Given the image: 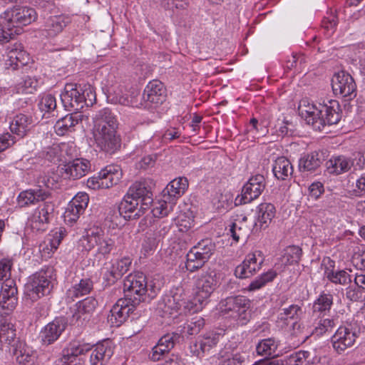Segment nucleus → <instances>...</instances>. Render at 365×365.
I'll use <instances>...</instances> for the list:
<instances>
[{"mask_svg": "<svg viewBox=\"0 0 365 365\" xmlns=\"http://www.w3.org/2000/svg\"><path fill=\"white\" fill-rule=\"evenodd\" d=\"M93 119L97 147L106 153H114L120 146V139L116 135L118 123L115 116L109 108H104L98 110Z\"/></svg>", "mask_w": 365, "mask_h": 365, "instance_id": "1", "label": "nucleus"}, {"mask_svg": "<svg viewBox=\"0 0 365 365\" xmlns=\"http://www.w3.org/2000/svg\"><path fill=\"white\" fill-rule=\"evenodd\" d=\"M36 18L35 10L26 6H16L0 16V43H5L21 33V28Z\"/></svg>", "mask_w": 365, "mask_h": 365, "instance_id": "2", "label": "nucleus"}, {"mask_svg": "<svg viewBox=\"0 0 365 365\" xmlns=\"http://www.w3.org/2000/svg\"><path fill=\"white\" fill-rule=\"evenodd\" d=\"M301 113L307 123L316 130H322L327 125L336 124L341 119L340 106L338 101L329 100L316 105H308Z\"/></svg>", "mask_w": 365, "mask_h": 365, "instance_id": "3", "label": "nucleus"}, {"mask_svg": "<svg viewBox=\"0 0 365 365\" xmlns=\"http://www.w3.org/2000/svg\"><path fill=\"white\" fill-rule=\"evenodd\" d=\"M61 99L66 110L79 112L85 106L93 104L96 93L90 85L83 89L81 85L66 83L61 94Z\"/></svg>", "mask_w": 365, "mask_h": 365, "instance_id": "4", "label": "nucleus"}, {"mask_svg": "<svg viewBox=\"0 0 365 365\" xmlns=\"http://www.w3.org/2000/svg\"><path fill=\"white\" fill-rule=\"evenodd\" d=\"M53 272L52 267H43L29 277L24 288L26 302L34 303L50 293Z\"/></svg>", "mask_w": 365, "mask_h": 365, "instance_id": "5", "label": "nucleus"}, {"mask_svg": "<svg viewBox=\"0 0 365 365\" xmlns=\"http://www.w3.org/2000/svg\"><path fill=\"white\" fill-rule=\"evenodd\" d=\"M116 239L117 237L115 235L92 231L78 240V247L82 251L87 252L96 247V256L100 259H107L117 248Z\"/></svg>", "mask_w": 365, "mask_h": 365, "instance_id": "6", "label": "nucleus"}, {"mask_svg": "<svg viewBox=\"0 0 365 365\" xmlns=\"http://www.w3.org/2000/svg\"><path fill=\"white\" fill-rule=\"evenodd\" d=\"M250 300L242 295L230 296L220 302L221 312L235 319L240 325H245L250 321Z\"/></svg>", "mask_w": 365, "mask_h": 365, "instance_id": "7", "label": "nucleus"}, {"mask_svg": "<svg viewBox=\"0 0 365 365\" xmlns=\"http://www.w3.org/2000/svg\"><path fill=\"white\" fill-rule=\"evenodd\" d=\"M216 251V243L211 238H205L194 245L187 254L185 267L190 272L202 268Z\"/></svg>", "mask_w": 365, "mask_h": 365, "instance_id": "8", "label": "nucleus"}, {"mask_svg": "<svg viewBox=\"0 0 365 365\" xmlns=\"http://www.w3.org/2000/svg\"><path fill=\"white\" fill-rule=\"evenodd\" d=\"M361 332V323L356 319L346 322L340 326L331 336V343L334 350L341 354L351 347Z\"/></svg>", "mask_w": 365, "mask_h": 365, "instance_id": "9", "label": "nucleus"}, {"mask_svg": "<svg viewBox=\"0 0 365 365\" xmlns=\"http://www.w3.org/2000/svg\"><path fill=\"white\" fill-rule=\"evenodd\" d=\"M185 303V292L182 287L173 288L163 296L158 304V312L163 318L175 319L181 314V307Z\"/></svg>", "mask_w": 365, "mask_h": 365, "instance_id": "10", "label": "nucleus"}, {"mask_svg": "<svg viewBox=\"0 0 365 365\" xmlns=\"http://www.w3.org/2000/svg\"><path fill=\"white\" fill-rule=\"evenodd\" d=\"M123 290L125 298L139 304L145 300L146 277L142 272L130 274L124 279Z\"/></svg>", "mask_w": 365, "mask_h": 365, "instance_id": "11", "label": "nucleus"}, {"mask_svg": "<svg viewBox=\"0 0 365 365\" xmlns=\"http://www.w3.org/2000/svg\"><path fill=\"white\" fill-rule=\"evenodd\" d=\"M221 334L216 331H209L199 336L189 345V351L192 356L202 359L205 356L212 354L220 341Z\"/></svg>", "mask_w": 365, "mask_h": 365, "instance_id": "12", "label": "nucleus"}, {"mask_svg": "<svg viewBox=\"0 0 365 365\" xmlns=\"http://www.w3.org/2000/svg\"><path fill=\"white\" fill-rule=\"evenodd\" d=\"M331 87L336 96L349 101L356 96V85L353 77L341 71L336 73L331 80Z\"/></svg>", "mask_w": 365, "mask_h": 365, "instance_id": "13", "label": "nucleus"}, {"mask_svg": "<svg viewBox=\"0 0 365 365\" xmlns=\"http://www.w3.org/2000/svg\"><path fill=\"white\" fill-rule=\"evenodd\" d=\"M154 185L153 180L150 178L136 181L130 185L125 195L127 198L130 196L140 202L143 209H148L153 202L152 189Z\"/></svg>", "mask_w": 365, "mask_h": 365, "instance_id": "14", "label": "nucleus"}, {"mask_svg": "<svg viewBox=\"0 0 365 365\" xmlns=\"http://www.w3.org/2000/svg\"><path fill=\"white\" fill-rule=\"evenodd\" d=\"M18 290L14 279H5L1 285L0 292V309L4 314H9L18 303Z\"/></svg>", "mask_w": 365, "mask_h": 365, "instance_id": "15", "label": "nucleus"}, {"mask_svg": "<svg viewBox=\"0 0 365 365\" xmlns=\"http://www.w3.org/2000/svg\"><path fill=\"white\" fill-rule=\"evenodd\" d=\"M263 262L264 257L260 251L250 253L242 264L235 268V274L241 279L250 277L261 269Z\"/></svg>", "mask_w": 365, "mask_h": 365, "instance_id": "16", "label": "nucleus"}, {"mask_svg": "<svg viewBox=\"0 0 365 365\" xmlns=\"http://www.w3.org/2000/svg\"><path fill=\"white\" fill-rule=\"evenodd\" d=\"M128 299H119L113 306L108 316V322L114 327H120L133 313L137 304Z\"/></svg>", "mask_w": 365, "mask_h": 365, "instance_id": "17", "label": "nucleus"}, {"mask_svg": "<svg viewBox=\"0 0 365 365\" xmlns=\"http://www.w3.org/2000/svg\"><path fill=\"white\" fill-rule=\"evenodd\" d=\"M98 305L97 300L93 297H87L75 304L71 322L77 326H83L89 321L91 314Z\"/></svg>", "mask_w": 365, "mask_h": 365, "instance_id": "18", "label": "nucleus"}, {"mask_svg": "<svg viewBox=\"0 0 365 365\" xmlns=\"http://www.w3.org/2000/svg\"><path fill=\"white\" fill-rule=\"evenodd\" d=\"M266 186L265 178L262 175L252 176L242 189L241 203H249L258 198Z\"/></svg>", "mask_w": 365, "mask_h": 365, "instance_id": "19", "label": "nucleus"}, {"mask_svg": "<svg viewBox=\"0 0 365 365\" xmlns=\"http://www.w3.org/2000/svg\"><path fill=\"white\" fill-rule=\"evenodd\" d=\"M216 274L214 271L208 269L202 272L196 281L197 299L207 300L217 287Z\"/></svg>", "mask_w": 365, "mask_h": 365, "instance_id": "20", "label": "nucleus"}, {"mask_svg": "<svg viewBox=\"0 0 365 365\" xmlns=\"http://www.w3.org/2000/svg\"><path fill=\"white\" fill-rule=\"evenodd\" d=\"M67 325L68 321L66 317H56L41 330L40 336L42 342L46 345L53 344L65 331Z\"/></svg>", "mask_w": 365, "mask_h": 365, "instance_id": "21", "label": "nucleus"}, {"mask_svg": "<svg viewBox=\"0 0 365 365\" xmlns=\"http://www.w3.org/2000/svg\"><path fill=\"white\" fill-rule=\"evenodd\" d=\"M89 201L88 195L84 192L78 193L68 203L63 214L65 222L73 224L83 213Z\"/></svg>", "mask_w": 365, "mask_h": 365, "instance_id": "22", "label": "nucleus"}, {"mask_svg": "<svg viewBox=\"0 0 365 365\" xmlns=\"http://www.w3.org/2000/svg\"><path fill=\"white\" fill-rule=\"evenodd\" d=\"M91 168L89 160L85 158H76L61 168V174L65 178L77 180L85 176Z\"/></svg>", "mask_w": 365, "mask_h": 365, "instance_id": "23", "label": "nucleus"}, {"mask_svg": "<svg viewBox=\"0 0 365 365\" xmlns=\"http://www.w3.org/2000/svg\"><path fill=\"white\" fill-rule=\"evenodd\" d=\"M180 335L172 332L163 335L158 341L157 344L152 349L149 358L153 361H158L163 359L179 341Z\"/></svg>", "mask_w": 365, "mask_h": 365, "instance_id": "24", "label": "nucleus"}, {"mask_svg": "<svg viewBox=\"0 0 365 365\" xmlns=\"http://www.w3.org/2000/svg\"><path fill=\"white\" fill-rule=\"evenodd\" d=\"M54 204L52 202H45L36 208L31 217V226L36 230H44L53 216Z\"/></svg>", "mask_w": 365, "mask_h": 365, "instance_id": "25", "label": "nucleus"}, {"mask_svg": "<svg viewBox=\"0 0 365 365\" xmlns=\"http://www.w3.org/2000/svg\"><path fill=\"white\" fill-rule=\"evenodd\" d=\"M90 351L91 365H106L113 354L112 343L109 340H103L94 346H91Z\"/></svg>", "mask_w": 365, "mask_h": 365, "instance_id": "26", "label": "nucleus"}, {"mask_svg": "<svg viewBox=\"0 0 365 365\" xmlns=\"http://www.w3.org/2000/svg\"><path fill=\"white\" fill-rule=\"evenodd\" d=\"M14 325L6 319L0 320V349L11 351L13 345L18 343Z\"/></svg>", "mask_w": 365, "mask_h": 365, "instance_id": "27", "label": "nucleus"}, {"mask_svg": "<svg viewBox=\"0 0 365 365\" xmlns=\"http://www.w3.org/2000/svg\"><path fill=\"white\" fill-rule=\"evenodd\" d=\"M139 203L130 196L127 198L125 195L118 206L120 215L127 220L140 217L147 209H143L141 205L138 207Z\"/></svg>", "mask_w": 365, "mask_h": 365, "instance_id": "28", "label": "nucleus"}, {"mask_svg": "<svg viewBox=\"0 0 365 365\" xmlns=\"http://www.w3.org/2000/svg\"><path fill=\"white\" fill-rule=\"evenodd\" d=\"M353 165L354 159L342 155L332 156L326 163L327 173L334 175H339L349 172Z\"/></svg>", "mask_w": 365, "mask_h": 365, "instance_id": "29", "label": "nucleus"}, {"mask_svg": "<svg viewBox=\"0 0 365 365\" xmlns=\"http://www.w3.org/2000/svg\"><path fill=\"white\" fill-rule=\"evenodd\" d=\"M50 195L48 190L41 188L24 190L19 193L17 197V204L20 207H27L46 200Z\"/></svg>", "mask_w": 365, "mask_h": 365, "instance_id": "30", "label": "nucleus"}, {"mask_svg": "<svg viewBox=\"0 0 365 365\" xmlns=\"http://www.w3.org/2000/svg\"><path fill=\"white\" fill-rule=\"evenodd\" d=\"M108 98L113 103L126 106H135L137 101L134 94L129 95L125 87L120 84L111 86L108 90Z\"/></svg>", "mask_w": 365, "mask_h": 365, "instance_id": "31", "label": "nucleus"}, {"mask_svg": "<svg viewBox=\"0 0 365 365\" xmlns=\"http://www.w3.org/2000/svg\"><path fill=\"white\" fill-rule=\"evenodd\" d=\"M165 89L158 80L150 81L143 92V98L150 103L158 105L165 101Z\"/></svg>", "mask_w": 365, "mask_h": 365, "instance_id": "32", "label": "nucleus"}, {"mask_svg": "<svg viewBox=\"0 0 365 365\" xmlns=\"http://www.w3.org/2000/svg\"><path fill=\"white\" fill-rule=\"evenodd\" d=\"M11 352L19 365H35L36 354L25 343L18 341L16 344L13 345Z\"/></svg>", "mask_w": 365, "mask_h": 365, "instance_id": "33", "label": "nucleus"}, {"mask_svg": "<svg viewBox=\"0 0 365 365\" xmlns=\"http://www.w3.org/2000/svg\"><path fill=\"white\" fill-rule=\"evenodd\" d=\"M68 23V18L65 16H50L45 22L44 29L41 31V35L54 37L63 31Z\"/></svg>", "mask_w": 365, "mask_h": 365, "instance_id": "34", "label": "nucleus"}, {"mask_svg": "<svg viewBox=\"0 0 365 365\" xmlns=\"http://www.w3.org/2000/svg\"><path fill=\"white\" fill-rule=\"evenodd\" d=\"M325 314H312V323L309 334L320 336L331 331L336 326L335 320L333 318H325Z\"/></svg>", "mask_w": 365, "mask_h": 365, "instance_id": "35", "label": "nucleus"}, {"mask_svg": "<svg viewBox=\"0 0 365 365\" xmlns=\"http://www.w3.org/2000/svg\"><path fill=\"white\" fill-rule=\"evenodd\" d=\"M83 119V115L80 112H74L68 114L58 120L54 125L57 135H64L68 132L74 130V127Z\"/></svg>", "mask_w": 365, "mask_h": 365, "instance_id": "36", "label": "nucleus"}, {"mask_svg": "<svg viewBox=\"0 0 365 365\" xmlns=\"http://www.w3.org/2000/svg\"><path fill=\"white\" fill-rule=\"evenodd\" d=\"M32 123L33 119L31 115L19 113L11 121L9 128L12 133L24 138L31 130Z\"/></svg>", "mask_w": 365, "mask_h": 365, "instance_id": "37", "label": "nucleus"}, {"mask_svg": "<svg viewBox=\"0 0 365 365\" xmlns=\"http://www.w3.org/2000/svg\"><path fill=\"white\" fill-rule=\"evenodd\" d=\"M188 187V180L185 177H180L170 181L163 190V197L175 200L182 196Z\"/></svg>", "mask_w": 365, "mask_h": 365, "instance_id": "38", "label": "nucleus"}, {"mask_svg": "<svg viewBox=\"0 0 365 365\" xmlns=\"http://www.w3.org/2000/svg\"><path fill=\"white\" fill-rule=\"evenodd\" d=\"M276 209L272 203H261L257 207V221L256 226L260 229H265L268 227L272 220L274 217Z\"/></svg>", "mask_w": 365, "mask_h": 365, "instance_id": "39", "label": "nucleus"}, {"mask_svg": "<svg viewBox=\"0 0 365 365\" xmlns=\"http://www.w3.org/2000/svg\"><path fill=\"white\" fill-rule=\"evenodd\" d=\"M334 297L329 292H322L312 304V314H325L329 312L333 305Z\"/></svg>", "mask_w": 365, "mask_h": 365, "instance_id": "40", "label": "nucleus"}, {"mask_svg": "<svg viewBox=\"0 0 365 365\" xmlns=\"http://www.w3.org/2000/svg\"><path fill=\"white\" fill-rule=\"evenodd\" d=\"M272 173L277 179L285 180L292 175L293 168L290 161L282 156L275 160L272 165Z\"/></svg>", "mask_w": 365, "mask_h": 365, "instance_id": "41", "label": "nucleus"}, {"mask_svg": "<svg viewBox=\"0 0 365 365\" xmlns=\"http://www.w3.org/2000/svg\"><path fill=\"white\" fill-rule=\"evenodd\" d=\"M99 175L103 188L108 189L118 183L122 173L119 168L109 165L101 170Z\"/></svg>", "mask_w": 365, "mask_h": 365, "instance_id": "42", "label": "nucleus"}, {"mask_svg": "<svg viewBox=\"0 0 365 365\" xmlns=\"http://www.w3.org/2000/svg\"><path fill=\"white\" fill-rule=\"evenodd\" d=\"M322 164L319 153L314 151L302 157L299 160V170L301 173L315 171Z\"/></svg>", "mask_w": 365, "mask_h": 365, "instance_id": "43", "label": "nucleus"}, {"mask_svg": "<svg viewBox=\"0 0 365 365\" xmlns=\"http://www.w3.org/2000/svg\"><path fill=\"white\" fill-rule=\"evenodd\" d=\"M93 287V284L90 278L81 279L67 290V297L73 301L76 298L89 294Z\"/></svg>", "mask_w": 365, "mask_h": 365, "instance_id": "44", "label": "nucleus"}, {"mask_svg": "<svg viewBox=\"0 0 365 365\" xmlns=\"http://www.w3.org/2000/svg\"><path fill=\"white\" fill-rule=\"evenodd\" d=\"M218 359H222V365H245L246 354L234 350L230 351L225 347L219 352Z\"/></svg>", "mask_w": 365, "mask_h": 365, "instance_id": "45", "label": "nucleus"}, {"mask_svg": "<svg viewBox=\"0 0 365 365\" xmlns=\"http://www.w3.org/2000/svg\"><path fill=\"white\" fill-rule=\"evenodd\" d=\"M278 342L274 338H267L260 341L257 346L256 351L258 355L267 357H274L278 355L277 349Z\"/></svg>", "mask_w": 365, "mask_h": 365, "instance_id": "46", "label": "nucleus"}, {"mask_svg": "<svg viewBox=\"0 0 365 365\" xmlns=\"http://www.w3.org/2000/svg\"><path fill=\"white\" fill-rule=\"evenodd\" d=\"M302 314L301 307L297 304H292L289 307L283 309L282 312L279 315V319L286 326H289L292 322L299 321Z\"/></svg>", "mask_w": 365, "mask_h": 365, "instance_id": "47", "label": "nucleus"}, {"mask_svg": "<svg viewBox=\"0 0 365 365\" xmlns=\"http://www.w3.org/2000/svg\"><path fill=\"white\" fill-rule=\"evenodd\" d=\"M324 276L332 283L341 285H347L351 282V275L345 270L334 271L326 268Z\"/></svg>", "mask_w": 365, "mask_h": 365, "instance_id": "48", "label": "nucleus"}, {"mask_svg": "<svg viewBox=\"0 0 365 365\" xmlns=\"http://www.w3.org/2000/svg\"><path fill=\"white\" fill-rule=\"evenodd\" d=\"M311 356L312 354L309 351H299L291 354L287 359V365H302L306 361L315 365L320 363V358H311Z\"/></svg>", "mask_w": 365, "mask_h": 365, "instance_id": "49", "label": "nucleus"}, {"mask_svg": "<svg viewBox=\"0 0 365 365\" xmlns=\"http://www.w3.org/2000/svg\"><path fill=\"white\" fill-rule=\"evenodd\" d=\"M302 255V249L295 245L288 246L284 250L281 257L282 262L284 265L298 264Z\"/></svg>", "mask_w": 365, "mask_h": 365, "instance_id": "50", "label": "nucleus"}, {"mask_svg": "<svg viewBox=\"0 0 365 365\" xmlns=\"http://www.w3.org/2000/svg\"><path fill=\"white\" fill-rule=\"evenodd\" d=\"M175 205L174 200L163 197V200L159 201L153 207V214L156 217H166L173 210Z\"/></svg>", "mask_w": 365, "mask_h": 365, "instance_id": "51", "label": "nucleus"}, {"mask_svg": "<svg viewBox=\"0 0 365 365\" xmlns=\"http://www.w3.org/2000/svg\"><path fill=\"white\" fill-rule=\"evenodd\" d=\"M249 230L250 228L247 225H242V222L239 220H235L230 225L228 235H230L235 242H238L240 239L247 237Z\"/></svg>", "mask_w": 365, "mask_h": 365, "instance_id": "52", "label": "nucleus"}, {"mask_svg": "<svg viewBox=\"0 0 365 365\" xmlns=\"http://www.w3.org/2000/svg\"><path fill=\"white\" fill-rule=\"evenodd\" d=\"M276 276L277 273L275 271L269 270L268 272L263 273L257 278L252 281L247 289L249 291H255L259 289L267 283L272 282L276 277Z\"/></svg>", "mask_w": 365, "mask_h": 365, "instance_id": "53", "label": "nucleus"}, {"mask_svg": "<svg viewBox=\"0 0 365 365\" xmlns=\"http://www.w3.org/2000/svg\"><path fill=\"white\" fill-rule=\"evenodd\" d=\"M102 276L106 286H110L115 284L120 276L117 272L115 266L111 262L106 263L102 268Z\"/></svg>", "mask_w": 365, "mask_h": 365, "instance_id": "54", "label": "nucleus"}, {"mask_svg": "<svg viewBox=\"0 0 365 365\" xmlns=\"http://www.w3.org/2000/svg\"><path fill=\"white\" fill-rule=\"evenodd\" d=\"M90 349V344L74 341L69 344V346L66 349V354H64L63 356H67V360H70L71 357H76L85 354L89 351Z\"/></svg>", "mask_w": 365, "mask_h": 365, "instance_id": "55", "label": "nucleus"}, {"mask_svg": "<svg viewBox=\"0 0 365 365\" xmlns=\"http://www.w3.org/2000/svg\"><path fill=\"white\" fill-rule=\"evenodd\" d=\"M206 300H198L197 299V293L195 297L191 300H186V294H185V303H182L181 307V314L187 313H195L202 309L205 304Z\"/></svg>", "mask_w": 365, "mask_h": 365, "instance_id": "56", "label": "nucleus"}, {"mask_svg": "<svg viewBox=\"0 0 365 365\" xmlns=\"http://www.w3.org/2000/svg\"><path fill=\"white\" fill-rule=\"evenodd\" d=\"M66 235V231L65 228L60 227L58 230L53 233L52 238L49 239L48 244L46 245L43 248V251L47 252L48 255L51 252H54Z\"/></svg>", "mask_w": 365, "mask_h": 365, "instance_id": "57", "label": "nucleus"}, {"mask_svg": "<svg viewBox=\"0 0 365 365\" xmlns=\"http://www.w3.org/2000/svg\"><path fill=\"white\" fill-rule=\"evenodd\" d=\"M294 125L289 120L284 118H278L274 125L273 129L278 136L284 137L285 135H292Z\"/></svg>", "mask_w": 365, "mask_h": 365, "instance_id": "58", "label": "nucleus"}, {"mask_svg": "<svg viewBox=\"0 0 365 365\" xmlns=\"http://www.w3.org/2000/svg\"><path fill=\"white\" fill-rule=\"evenodd\" d=\"M38 107L44 114L54 112L56 108V98L51 94L43 95L38 103Z\"/></svg>", "mask_w": 365, "mask_h": 365, "instance_id": "59", "label": "nucleus"}, {"mask_svg": "<svg viewBox=\"0 0 365 365\" xmlns=\"http://www.w3.org/2000/svg\"><path fill=\"white\" fill-rule=\"evenodd\" d=\"M204 325V319L201 317H195L184 327V331L189 335H195L200 332Z\"/></svg>", "mask_w": 365, "mask_h": 365, "instance_id": "60", "label": "nucleus"}, {"mask_svg": "<svg viewBox=\"0 0 365 365\" xmlns=\"http://www.w3.org/2000/svg\"><path fill=\"white\" fill-rule=\"evenodd\" d=\"M111 263L115 266L117 272H118L120 277H122V276L128 271L132 263V259L129 257H125L115 262H111Z\"/></svg>", "mask_w": 365, "mask_h": 365, "instance_id": "61", "label": "nucleus"}, {"mask_svg": "<svg viewBox=\"0 0 365 365\" xmlns=\"http://www.w3.org/2000/svg\"><path fill=\"white\" fill-rule=\"evenodd\" d=\"M13 262L11 259L4 258L0 260V280L9 279Z\"/></svg>", "mask_w": 365, "mask_h": 365, "instance_id": "62", "label": "nucleus"}, {"mask_svg": "<svg viewBox=\"0 0 365 365\" xmlns=\"http://www.w3.org/2000/svg\"><path fill=\"white\" fill-rule=\"evenodd\" d=\"M288 327H289L290 328L291 334L294 336H302L303 341L308 339L309 335H311L310 334H309V331L304 334V327L299 322V321L292 322Z\"/></svg>", "mask_w": 365, "mask_h": 365, "instance_id": "63", "label": "nucleus"}, {"mask_svg": "<svg viewBox=\"0 0 365 365\" xmlns=\"http://www.w3.org/2000/svg\"><path fill=\"white\" fill-rule=\"evenodd\" d=\"M25 52L22 51L12 50L9 53V58L11 61V63H14L16 66L19 63L24 66L27 63V61L24 59Z\"/></svg>", "mask_w": 365, "mask_h": 365, "instance_id": "64", "label": "nucleus"}]
</instances>
